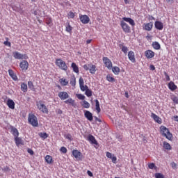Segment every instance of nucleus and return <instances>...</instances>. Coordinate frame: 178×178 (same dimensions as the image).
<instances>
[{
  "mask_svg": "<svg viewBox=\"0 0 178 178\" xmlns=\"http://www.w3.org/2000/svg\"><path fill=\"white\" fill-rule=\"evenodd\" d=\"M161 134H162L163 137H165L167 140L172 141V138H173V135L172 133L169 131V129L165 127H161Z\"/></svg>",
  "mask_w": 178,
  "mask_h": 178,
  "instance_id": "1",
  "label": "nucleus"
},
{
  "mask_svg": "<svg viewBox=\"0 0 178 178\" xmlns=\"http://www.w3.org/2000/svg\"><path fill=\"white\" fill-rule=\"evenodd\" d=\"M36 106L40 112H42L43 113H48V108H47V106L42 103V101L37 102Z\"/></svg>",
  "mask_w": 178,
  "mask_h": 178,
  "instance_id": "2",
  "label": "nucleus"
},
{
  "mask_svg": "<svg viewBox=\"0 0 178 178\" xmlns=\"http://www.w3.org/2000/svg\"><path fill=\"white\" fill-rule=\"evenodd\" d=\"M28 120L30 124L33 125L34 127L38 126V120H37V117L34 115V114L29 115Z\"/></svg>",
  "mask_w": 178,
  "mask_h": 178,
  "instance_id": "3",
  "label": "nucleus"
},
{
  "mask_svg": "<svg viewBox=\"0 0 178 178\" xmlns=\"http://www.w3.org/2000/svg\"><path fill=\"white\" fill-rule=\"evenodd\" d=\"M56 65H57L60 69H62V70H67V65H66V63L62 59L56 60Z\"/></svg>",
  "mask_w": 178,
  "mask_h": 178,
  "instance_id": "4",
  "label": "nucleus"
},
{
  "mask_svg": "<svg viewBox=\"0 0 178 178\" xmlns=\"http://www.w3.org/2000/svg\"><path fill=\"white\" fill-rule=\"evenodd\" d=\"M120 26L124 33H130V26L124 21H121Z\"/></svg>",
  "mask_w": 178,
  "mask_h": 178,
  "instance_id": "5",
  "label": "nucleus"
},
{
  "mask_svg": "<svg viewBox=\"0 0 178 178\" xmlns=\"http://www.w3.org/2000/svg\"><path fill=\"white\" fill-rule=\"evenodd\" d=\"M79 18L81 23L83 24H88V23H90V17L87 15H81Z\"/></svg>",
  "mask_w": 178,
  "mask_h": 178,
  "instance_id": "6",
  "label": "nucleus"
},
{
  "mask_svg": "<svg viewBox=\"0 0 178 178\" xmlns=\"http://www.w3.org/2000/svg\"><path fill=\"white\" fill-rule=\"evenodd\" d=\"M103 62L106 65V67H108V69H111V67H112V62L111 60H109V58H108V57H104Z\"/></svg>",
  "mask_w": 178,
  "mask_h": 178,
  "instance_id": "7",
  "label": "nucleus"
},
{
  "mask_svg": "<svg viewBox=\"0 0 178 178\" xmlns=\"http://www.w3.org/2000/svg\"><path fill=\"white\" fill-rule=\"evenodd\" d=\"M21 69H22V70H27L29 69V63L27 62V60H22L21 63H20V65H19Z\"/></svg>",
  "mask_w": 178,
  "mask_h": 178,
  "instance_id": "8",
  "label": "nucleus"
},
{
  "mask_svg": "<svg viewBox=\"0 0 178 178\" xmlns=\"http://www.w3.org/2000/svg\"><path fill=\"white\" fill-rule=\"evenodd\" d=\"M58 97L60 98V99L65 101V99H67V98H69V94H67L66 92H60L58 93Z\"/></svg>",
  "mask_w": 178,
  "mask_h": 178,
  "instance_id": "9",
  "label": "nucleus"
},
{
  "mask_svg": "<svg viewBox=\"0 0 178 178\" xmlns=\"http://www.w3.org/2000/svg\"><path fill=\"white\" fill-rule=\"evenodd\" d=\"M14 58L15 59H26V55H23L18 51L14 52Z\"/></svg>",
  "mask_w": 178,
  "mask_h": 178,
  "instance_id": "10",
  "label": "nucleus"
},
{
  "mask_svg": "<svg viewBox=\"0 0 178 178\" xmlns=\"http://www.w3.org/2000/svg\"><path fill=\"white\" fill-rule=\"evenodd\" d=\"M72 154L78 161L81 159V152H79V150H73Z\"/></svg>",
  "mask_w": 178,
  "mask_h": 178,
  "instance_id": "11",
  "label": "nucleus"
},
{
  "mask_svg": "<svg viewBox=\"0 0 178 178\" xmlns=\"http://www.w3.org/2000/svg\"><path fill=\"white\" fill-rule=\"evenodd\" d=\"M154 26L157 30H163V23L159 21H156Z\"/></svg>",
  "mask_w": 178,
  "mask_h": 178,
  "instance_id": "12",
  "label": "nucleus"
},
{
  "mask_svg": "<svg viewBox=\"0 0 178 178\" xmlns=\"http://www.w3.org/2000/svg\"><path fill=\"white\" fill-rule=\"evenodd\" d=\"M85 118H86V119H88V120H89L90 122H92V113H91V112L86 111H85Z\"/></svg>",
  "mask_w": 178,
  "mask_h": 178,
  "instance_id": "13",
  "label": "nucleus"
},
{
  "mask_svg": "<svg viewBox=\"0 0 178 178\" xmlns=\"http://www.w3.org/2000/svg\"><path fill=\"white\" fill-rule=\"evenodd\" d=\"M145 54V56L147 57L148 59H151V58H154V56H155V54L151 50L146 51Z\"/></svg>",
  "mask_w": 178,
  "mask_h": 178,
  "instance_id": "14",
  "label": "nucleus"
},
{
  "mask_svg": "<svg viewBox=\"0 0 178 178\" xmlns=\"http://www.w3.org/2000/svg\"><path fill=\"white\" fill-rule=\"evenodd\" d=\"M88 140L90 141L91 144H95V145L98 144L97 140H95V138L92 135H89L88 136Z\"/></svg>",
  "mask_w": 178,
  "mask_h": 178,
  "instance_id": "15",
  "label": "nucleus"
},
{
  "mask_svg": "<svg viewBox=\"0 0 178 178\" xmlns=\"http://www.w3.org/2000/svg\"><path fill=\"white\" fill-rule=\"evenodd\" d=\"M122 20H124V22H127V23H129L131 26H136V23L134 22V20H133V19L130 17H123Z\"/></svg>",
  "mask_w": 178,
  "mask_h": 178,
  "instance_id": "16",
  "label": "nucleus"
},
{
  "mask_svg": "<svg viewBox=\"0 0 178 178\" xmlns=\"http://www.w3.org/2000/svg\"><path fill=\"white\" fill-rule=\"evenodd\" d=\"M151 118H152V119H154V120H155V122H156L159 124H161V123H162V121H161V118H159L158 117V115H156L155 113H152Z\"/></svg>",
  "mask_w": 178,
  "mask_h": 178,
  "instance_id": "17",
  "label": "nucleus"
},
{
  "mask_svg": "<svg viewBox=\"0 0 178 178\" xmlns=\"http://www.w3.org/2000/svg\"><path fill=\"white\" fill-rule=\"evenodd\" d=\"M7 105L10 109H15V102H13V100L8 99L7 101Z\"/></svg>",
  "mask_w": 178,
  "mask_h": 178,
  "instance_id": "18",
  "label": "nucleus"
},
{
  "mask_svg": "<svg viewBox=\"0 0 178 178\" xmlns=\"http://www.w3.org/2000/svg\"><path fill=\"white\" fill-rule=\"evenodd\" d=\"M128 58L129 60H131L133 62V63L136 62V58H134V52H133L132 51H130L128 53Z\"/></svg>",
  "mask_w": 178,
  "mask_h": 178,
  "instance_id": "19",
  "label": "nucleus"
},
{
  "mask_svg": "<svg viewBox=\"0 0 178 178\" xmlns=\"http://www.w3.org/2000/svg\"><path fill=\"white\" fill-rule=\"evenodd\" d=\"M15 141L17 147H19L20 145H23V140L22 139V138H19V136H17L15 138Z\"/></svg>",
  "mask_w": 178,
  "mask_h": 178,
  "instance_id": "20",
  "label": "nucleus"
},
{
  "mask_svg": "<svg viewBox=\"0 0 178 178\" xmlns=\"http://www.w3.org/2000/svg\"><path fill=\"white\" fill-rule=\"evenodd\" d=\"M152 26H153L152 22H150V23L145 24V27L143 28L147 31H151V30H152Z\"/></svg>",
  "mask_w": 178,
  "mask_h": 178,
  "instance_id": "21",
  "label": "nucleus"
},
{
  "mask_svg": "<svg viewBox=\"0 0 178 178\" xmlns=\"http://www.w3.org/2000/svg\"><path fill=\"white\" fill-rule=\"evenodd\" d=\"M10 130L15 138L19 137V131H17V129L15 128V127H11Z\"/></svg>",
  "mask_w": 178,
  "mask_h": 178,
  "instance_id": "22",
  "label": "nucleus"
},
{
  "mask_svg": "<svg viewBox=\"0 0 178 178\" xmlns=\"http://www.w3.org/2000/svg\"><path fill=\"white\" fill-rule=\"evenodd\" d=\"M8 74H9V76H10V77H12L13 80H15V81H16V80H17V76H16V74H15V72H13V70H9Z\"/></svg>",
  "mask_w": 178,
  "mask_h": 178,
  "instance_id": "23",
  "label": "nucleus"
},
{
  "mask_svg": "<svg viewBox=\"0 0 178 178\" xmlns=\"http://www.w3.org/2000/svg\"><path fill=\"white\" fill-rule=\"evenodd\" d=\"M168 87H169L170 90H171L172 91H175V90H176L177 88V86L176 85H175V83H173V81H170L168 83Z\"/></svg>",
  "mask_w": 178,
  "mask_h": 178,
  "instance_id": "24",
  "label": "nucleus"
},
{
  "mask_svg": "<svg viewBox=\"0 0 178 178\" xmlns=\"http://www.w3.org/2000/svg\"><path fill=\"white\" fill-rule=\"evenodd\" d=\"M163 148H165V149H167L168 151H170V149H172V146H170V144H169L166 141H164L163 143Z\"/></svg>",
  "mask_w": 178,
  "mask_h": 178,
  "instance_id": "25",
  "label": "nucleus"
},
{
  "mask_svg": "<svg viewBox=\"0 0 178 178\" xmlns=\"http://www.w3.org/2000/svg\"><path fill=\"white\" fill-rule=\"evenodd\" d=\"M64 102L65 104H70V105H72V106H76V103L74 102V100H73L72 99H68L67 100H65Z\"/></svg>",
  "mask_w": 178,
  "mask_h": 178,
  "instance_id": "26",
  "label": "nucleus"
},
{
  "mask_svg": "<svg viewBox=\"0 0 178 178\" xmlns=\"http://www.w3.org/2000/svg\"><path fill=\"white\" fill-rule=\"evenodd\" d=\"M96 67H95V65L90 64V67L89 68L90 73H91L92 74H94L96 72V70H95Z\"/></svg>",
  "mask_w": 178,
  "mask_h": 178,
  "instance_id": "27",
  "label": "nucleus"
},
{
  "mask_svg": "<svg viewBox=\"0 0 178 178\" xmlns=\"http://www.w3.org/2000/svg\"><path fill=\"white\" fill-rule=\"evenodd\" d=\"M95 102L96 104L95 109H96L97 113H99V112H101V107H99V102L98 101V99H96Z\"/></svg>",
  "mask_w": 178,
  "mask_h": 178,
  "instance_id": "28",
  "label": "nucleus"
},
{
  "mask_svg": "<svg viewBox=\"0 0 178 178\" xmlns=\"http://www.w3.org/2000/svg\"><path fill=\"white\" fill-rule=\"evenodd\" d=\"M152 47L154 49H161V44L158 42H154L152 43Z\"/></svg>",
  "mask_w": 178,
  "mask_h": 178,
  "instance_id": "29",
  "label": "nucleus"
},
{
  "mask_svg": "<svg viewBox=\"0 0 178 178\" xmlns=\"http://www.w3.org/2000/svg\"><path fill=\"white\" fill-rule=\"evenodd\" d=\"M71 66L75 73H79V67H77V65H76V63H72Z\"/></svg>",
  "mask_w": 178,
  "mask_h": 178,
  "instance_id": "30",
  "label": "nucleus"
},
{
  "mask_svg": "<svg viewBox=\"0 0 178 178\" xmlns=\"http://www.w3.org/2000/svg\"><path fill=\"white\" fill-rule=\"evenodd\" d=\"M113 72L115 74H119V72H120V68L119 67H113L112 68Z\"/></svg>",
  "mask_w": 178,
  "mask_h": 178,
  "instance_id": "31",
  "label": "nucleus"
},
{
  "mask_svg": "<svg viewBox=\"0 0 178 178\" xmlns=\"http://www.w3.org/2000/svg\"><path fill=\"white\" fill-rule=\"evenodd\" d=\"M21 90L23 91V92H26V91H27V84L22 83L21 84Z\"/></svg>",
  "mask_w": 178,
  "mask_h": 178,
  "instance_id": "32",
  "label": "nucleus"
},
{
  "mask_svg": "<svg viewBox=\"0 0 178 178\" xmlns=\"http://www.w3.org/2000/svg\"><path fill=\"white\" fill-rule=\"evenodd\" d=\"M45 161L47 163H52V156H46Z\"/></svg>",
  "mask_w": 178,
  "mask_h": 178,
  "instance_id": "33",
  "label": "nucleus"
},
{
  "mask_svg": "<svg viewBox=\"0 0 178 178\" xmlns=\"http://www.w3.org/2000/svg\"><path fill=\"white\" fill-rule=\"evenodd\" d=\"M85 94L86 96L88 97H91L92 95V91H91V90H90L89 88H88Z\"/></svg>",
  "mask_w": 178,
  "mask_h": 178,
  "instance_id": "34",
  "label": "nucleus"
},
{
  "mask_svg": "<svg viewBox=\"0 0 178 178\" xmlns=\"http://www.w3.org/2000/svg\"><path fill=\"white\" fill-rule=\"evenodd\" d=\"M39 136L40 137H41V138H43L44 140L48 138V134L47 133H40Z\"/></svg>",
  "mask_w": 178,
  "mask_h": 178,
  "instance_id": "35",
  "label": "nucleus"
},
{
  "mask_svg": "<svg viewBox=\"0 0 178 178\" xmlns=\"http://www.w3.org/2000/svg\"><path fill=\"white\" fill-rule=\"evenodd\" d=\"M70 84L71 86H73V87L76 86V77L73 76L72 78H71Z\"/></svg>",
  "mask_w": 178,
  "mask_h": 178,
  "instance_id": "36",
  "label": "nucleus"
},
{
  "mask_svg": "<svg viewBox=\"0 0 178 178\" xmlns=\"http://www.w3.org/2000/svg\"><path fill=\"white\" fill-rule=\"evenodd\" d=\"M148 168H149V169H156L157 168V167L155 165V163H149Z\"/></svg>",
  "mask_w": 178,
  "mask_h": 178,
  "instance_id": "37",
  "label": "nucleus"
},
{
  "mask_svg": "<svg viewBox=\"0 0 178 178\" xmlns=\"http://www.w3.org/2000/svg\"><path fill=\"white\" fill-rule=\"evenodd\" d=\"M76 97L79 99H81L82 101H84V99H86V96H84L81 94L76 95Z\"/></svg>",
  "mask_w": 178,
  "mask_h": 178,
  "instance_id": "38",
  "label": "nucleus"
},
{
  "mask_svg": "<svg viewBox=\"0 0 178 178\" xmlns=\"http://www.w3.org/2000/svg\"><path fill=\"white\" fill-rule=\"evenodd\" d=\"M83 108H90V103H88L87 101L84 100L83 104Z\"/></svg>",
  "mask_w": 178,
  "mask_h": 178,
  "instance_id": "39",
  "label": "nucleus"
},
{
  "mask_svg": "<svg viewBox=\"0 0 178 178\" xmlns=\"http://www.w3.org/2000/svg\"><path fill=\"white\" fill-rule=\"evenodd\" d=\"M154 176L156 178H165V176L161 173H156Z\"/></svg>",
  "mask_w": 178,
  "mask_h": 178,
  "instance_id": "40",
  "label": "nucleus"
},
{
  "mask_svg": "<svg viewBox=\"0 0 178 178\" xmlns=\"http://www.w3.org/2000/svg\"><path fill=\"white\" fill-rule=\"evenodd\" d=\"M60 80V83L63 86H67V84L69 83V82H67V81H66V79H61Z\"/></svg>",
  "mask_w": 178,
  "mask_h": 178,
  "instance_id": "41",
  "label": "nucleus"
},
{
  "mask_svg": "<svg viewBox=\"0 0 178 178\" xmlns=\"http://www.w3.org/2000/svg\"><path fill=\"white\" fill-rule=\"evenodd\" d=\"M80 88L81 90V91H86L87 90H88V86H87V85H82L81 86H80Z\"/></svg>",
  "mask_w": 178,
  "mask_h": 178,
  "instance_id": "42",
  "label": "nucleus"
},
{
  "mask_svg": "<svg viewBox=\"0 0 178 178\" xmlns=\"http://www.w3.org/2000/svg\"><path fill=\"white\" fill-rule=\"evenodd\" d=\"M81 86H84V79H83V77L79 78V87Z\"/></svg>",
  "mask_w": 178,
  "mask_h": 178,
  "instance_id": "43",
  "label": "nucleus"
},
{
  "mask_svg": "<svg viewBox=\"0 0 178 178\" xmlns=\"http://www.w3.org/2000/svg\"><path fill=\"white\" fill-rule=\"evenodd\" d=\"M106 79L108 81H115V78L111 76L110 75H107Z\"/></svg>",
  "mask_w": 178,
  "mask_h": 178,
  "instance_id": "44",
  "label": "nucleus"
},
{
  "mask_svg": "<svg viewBox=\"0 0 178 178\" xmlns=\"http://www.w3.org/2000/svg\"><path fill=\"white\" fill-rule=\"evenodd\" d=\"M28 87L31 88V90H33L34 88V86L33 85V82L29 81L28 82Z\"/></svg>",
  "mask_w": 178,
  "mask_h": 178,
  "instance_id": "45",
  "label": "nucleus"
},
{
  "mask_svg": "<svg viewBox=\"0 0 178 178\" xmlns=\"http://www.w3.org/2000/svg\"><path fill=\"white\" fill-rule=\"evenodd\" d=\"M90 67H91V64L83 65V69H85V70H90Z\"/></svg>",
  "mask_w": 178,
  "mask_h": 178,
  "instance_id": "46",
  "label": "nucleus"
},
{
  "mask_svg": "<svg viewBox=\"0 0 178 178\" xmlns=\"http://www.w3.org/2000/svg\"><path fill=\"white\" fill-rule=\"evenodd\" d=\"M60 151H61V152H63V154H66V152H67V149H66V147H62L60 148Z\"/></svg>",
  "mask_w": 178,
  "mask_h": 178,
  "instance_id": "47",
  "label": "nucleus"
},
{
  "mask_svg": "<svg viewBox=\"0 0 178 178\" xmlns=\"http://www.w3.org/2000/svg\"><path fill=\"white\" fill-rule=\"evenodd\" d=\"M164 75L165 76V79L167 81H170V77L169 76V74H168V72H164Z\"/></svg>",
  "mask_w": 178,
  "mask_h": 178,
  "instance_id": "48",
  "label": "nucleus"
},
{
  "mask_svg": "<svg viewBox=\"0 0 178 178\" xmlns=\"http://www.w3.org/2000/svg\"><path fill=\"white\" fill-rule=\"evenodd\" d=\"M122 52H124V54H127V51H128L127 47L125 46H122Z\"/></svg>",
  "mask_w": 178,
  "mask_h": 178,
  "instance_id": "49",
  "label": "nucleus"
},
{
  "mask_svg": "<svg viewBox=\"0 0 178 178\" xmlns=\"http://www.w3.org/2000/svg\"><path fill=\"white\" fill-rule=\"evenodd\" d=\"M72 29L71 26L68 24V26H66V31H67V33H70V31H72Z\"/></svg>",
  "mask_w": 178,
  "mask_h": 178,
  "instance_id": "50",
  "label": "nucleus"
},
{
  "mask_svg": "<svg viewBox=\"0 0 178 178\" xmlns=\"http://www.w3.org/2000/svg\"><path fill=\"white\" fill-rule=\"evenodd\" d=\"M170 165H171L172 169H176V168H177V165L176 163H175V162H172V163H170Z\"/></svg>",
  "mask_w": 178,
  "mask_h": 178,
  "instance_id": "51",
  "label": "nucleus"
},
{
  "mask_svg": "<svg viewBox=\"0 0 178 178\" xmlns=\"http://www.w3.org/2000/svg\"><path fill=\"white\" fill-rule=\"evenodd\" d=\"M68 16L69 17H70V19H73L74 17V14L73 13V12H70L68 13Z\"/></svg>",
  "mask_w": 178,
  "mask_h": 178,
  "instance_id": "52",
  "label": "nucleus"
},
{
  "mask_svg": "<svg viewBox=\"0 0 178 178\" xmlns=\"http://www.w3.org/2000/svg\"><path fill=\"white\" fill-rule=\"evenodd\" d=\"M2 170H3V172H9V171L10 170V169H9V167L6 166V167H4L3 168H2Z\"/></svg>",
  "mask_w": 178,
  "mask_h": 178,
  "instance_id": "53",
  "label": "nucleus"
},
{
  "mask_svg": "<svg viewBox=\"0 0 178 178\" xmlns=\"http://www.w3.org/2000/svg\"><path fill=\"white\" fill-rule=\"evenodd\" d=\"M111 159H112L113 163H116V161H118V159L116 158V156L111 157Z\"/></svg>",
  "mask_w": 178,
  "mask_h": 178,
  "instance_id": "54",
  "label": "nucleus"
},
{
  "mask_svg": "<svg viewBox=\"0 0 178 178\" xmlns=\"http://www.w3.org/2000/svg\"><path fill=\"white\" fill-rule=\"evenodd\" d=\"M28 152L31 155H34V152L31 149H28Z\"/></svg>",
  "mask_w": 178,
  "mask_h": 178,
  "instance_id": "55",
  "label": "nucleus"
},
{
  "mask_svg": "<svg viewBox=\"0 0 178 178\" xmlns=\"http://www.w3.org/2000/svg\"><path fill=\"white\" fill-rule=\"evenodd\" d=\"M4 45H6L7 47H10V42L8 41H5L3 42Z\"/></svg>",
  "mask_w": 178,
  "mask_h": 178,
  "instance_id": "56",
  "label": "nucleus"
},
{
  "mask_svg": "<svg viewBox=\"0 0 178 178\" xmlns=\"http://www.w3.org/2000/svg\"><path fill=\"white\" fill-rule=\"evenodd\" d=\"M106 156H107V158H110V159H111L112 158V154L111 153V152H107L106 153Z\"/></svg>",
  "mask_w": 178,
  "mask_h": 178,
  "instance_id": "57",
  "label": "nucleus"
},
{
  "mask_svg": "<svg viewBox=\"0 0 178 178\" xmlns=\"http://www.w3.org/2000/svg\"><path fill=\"white\" fill-rule=\"evenodd\" d=\"M47 24H48V26H51V24H52V19H49V20L47 22Z\"/></svg>",
  "mask_w": 178,
  "mask_h": 178,
  "instance_id": "58",
  "label": "nucleus"
},
{
  "mask_svg": "<svg viewBox=\"0 0 178 178\" xmlns=\"http://www.w3.org/2000/svg\"><path fill=\"white\" fill-rule=\"evenodd\" d=\"M88 176H90V177H92V172H91V171L88 170Z\"/></svg>",
  "mask_w": 178,
  "mask_h": 178,
  "instance_id": "59",
  "label": "nucleus"
},
{
  "mask_svg": "<svg viewBox=\"0 0 178 178\" xmlns=\"http://www.w3.org/2000/svg\"><path fill=\"white\" fill-rule=\"evenodd\" d=\"M95 120H96L97 122H99V123H101V122H102V121H101V120H100L99 118H98L97 116H95Z\"/></svg>",
  "mask_w": 178,
  "mask_h": 178,
  "instance_id": "60",
  "label": "nucleus"
},
{
  "mask_svg": "<svg viewBox=\"0 0 178 178\" xmlns=\"http://www.w3.org/2000/svg\"><path fill=\"white\" fill-rule=\"evenodd\" d=\"M150 70H155V66L154 65H150Z\"/></svg>",
  "mask_w": 178,
  "mask_h": 178,
  "instance_id": "61",
  "label": "nucleus"
},
{
  "mask_svg": "<svg viewBox=\"0 0 178 178\" xmlns=\"http://www.w3.org/2000/svg\"><path fill=\"white\" fill-rule=\"evenodd\" d=\"M68 140H72V136L70 134H68L66 137Z\"/></svg>",
  "mask_w": 178,
  "mask_h": 178,
  "instance_id": "62",
  "label": "nucleus"
},
{
  "mask_svg": "<svg viewBox=\"0 0 178 178\" xmlns=\"http://www.w3.org/2000/svg\"><path fill=\"white\" fill-rule=\"evenodd\" d=\"M40 11L39 10H35L34 11V15H35V16H37V15H38V13H39Z\"/></svg>",
  "mask_w": 178,
  "mask_h": 178,
  "instance_id": "63",
  "label": "nucleus"
},
{
  "mask_svg": "<svg viewBox=\"0 0 178 178\" xmlns=\"http://www.w3.org/2000/svg\"><path fill=\"white\" fill-rule=\"evenodd\" d=\"M174 119H175V122H178V116L177 115L175 116Z\"/></svg>",
  "mask_w": 178,
  "mask_h": 178,
  "instance_id": "64",
  "label": "nucleus"
}]
</instances>
